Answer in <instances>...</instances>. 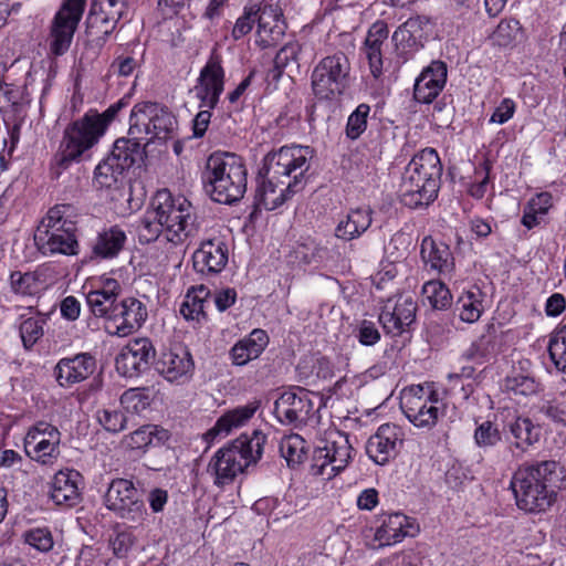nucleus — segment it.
I'll return each mask as SVG.
<instances>
[{"label":"nucleus","instance_id":"nucleus-1","mask_svg":"<svg viewBox=\"0 0 566 566\" xmlns=\"http://www.w3.org/2000/svg\"><path fill=\"white\" fill-rule=\"evenodd\" d=\"M314 150L308 146H283L264 157L261 169L265 181L256 190L255 200L266 210H274L300 192L306 185Z\"/></svg>","mask_w":566,"mask_h":566},{"label":"nucleus","instance_id":"nucleus-2","mask_svg":"<svg viewBox=\"0 0 566 566\" xmlns=\"http://www.w3.org/2000/svg\"><path fill=\"white\" fill-rule=\"evenodd\" d=\"M123 106L125 103L120 99L103 113L91 109L65 127L59 149L51 160L52 178L59 179L72 164L90 158V150L98 144Z\"/></svg>","mask_w":566,"mask_h":566},{"label":"nucleus","instance_id":"nucleus-3","mask_svg":"<svg viewBox=\"0 0 566 566\" xmlns=\"http://www.w3.org/2000/svg\"><path fill=\"white\" fill-rule=\"evenodd\" d=\"M564 479L563 468L553 460L518 468L511 480L517 507L527 513L546 512L555 503Z\"/></svg>","mask_w":566,"mask_h":566},{"label":"nucleus","instance_id":"nucleus-4","mask_svg":"<svg viewBox=\"0 0 566 566\" xmlns=\"http://www.w3.org/2000/svg\"><path fill=\"white\" fill-rule=\"evenodd\" d=\"M247 176V168L240 156L216 151L208 157L201 179L206 193L213 201L232 205L243 198Z\"/></svg>","mask_w":566,"mask_h":566},{"label":"nucleus","instance_id":"nucleus-5","mask_svg":"<svg viewBox=\"0 0 566 566\" xmlns=\"http://www.w3.org/2000/svg\"><path fill=\"white\" fill-rule=\"evenodd\" d=\"M442 165L433 148L416 154L406 166L400 184V201L410 209L430 205L440 188Z\"/></svg>","mask_w":566,"mask_h":566},{"label":"nucleus","instance_id":"nucleus-6","mask_svg":"<svg viewBox=\"0 0 566 566\" xmlns=\"http://www.w3.org/2000/svg\"><path fill=\"white\" fill-rule=\"evenodd\" d=\"M266 441L265 434L254 430L251 436L241 434L239 438L219 449L211 458L207 473L213 478V484L222 488L262 457Z\"/></svg>","mask_w":566,"mask_h":566},{"label":"nucleus","instance_id":"nucleus-7","mask_svg":"<svg viewBox=\"0 0 566 566\" xmlns=\"http://www.w3.org/2000/svg\"><path fill=\"white\" fill-rule=\"evenodd\" d=\"M73 217L74 208L71 205H56L48 211L34 233L35 244L43 254L77 253Z\"/></svg>","mask_w":566,"mask_h":566},{"label":"nucleus","instance_id":"nucleus-8","mask_svg":"<svg viewBox=\"0 0 566 566\" xmlns=\"http://www.w3.org/2000/svg\"><path fill=\"white\" fill-rule=\"evenodd\" d=\"M151 207L156 208L163 221L167 242L181 244L196 232L195 209L184 196H174L168 189L158 190L151 199Z\"/></svg>","mask_w":566,"mask_h":566},{"label":"nucleus","instance_id":"nucleus-9","mask_svg":"<svg viewBox=\"0 0 566 566\" xmlns=\"http://www.w3.org/2000/svg\"><path fill=\"white\" fill-rule=\"evenodd\" d=\"M222 59L217 50L211 52L206 65L201 69L198 84L195 86L196 96L200 99V111L192 120L193 136L202 137L210 124L211 109H213L223 92L224 71L221 65Z\"/></svg>","mask_w":566,"mask_h":566},{"label":"nucleus","instance_id":"nucleus-10","mask_svg":"<svg viewBox=\"0 0 566 566\" xmlns=\"http://www.w3.org/2000/svg\"><path fill=\"white\" fill-rule=\"evenodd\" d=\"M177 118L168 107L154 102L137 103L129 118L128 135L150 136L147 144L154 139L168 140L175 137Z\"/></svg>","mask_w":566,"mask_h":566},{"label":"nucleus","instance_id":"nucleus-11","mask_svg":"<svg viewBox=\"0 0 566 566\" xmlns=\"http://www.w3.org/2000/svg\"><path fill=\"white\" fill-rule=\"evenodd\" d=\"M350 62L343 52L322 59L312 73V88L319 99H333L349 86Z\"/></svg>","mask_w":566,"mask_h":566},{"label":"nucleus","instance_id":"nucleus-12","mask_svg":"<svg viewBox=\"0 0 566 566\" xmlns=\"http://www.w3.org/2000/svg\"><path fill=\"white\" fill-rule=\"evenodd\" d=\"M352 450L346 434L340 432L329 434L313 451L311 473L326 480L333 479L347 467Z\"/></svg>","mask_w":566,"mask_h":566},{"label":"nucleus","instance_id":"nucleus-13","mask_svg":"<svg viewBox=\"0 0 566 566\" xmlns=\"http://www.w3.org/2000/svg\"><path fill=\"white\" fill-rule=\"evenodd\" d=\"M105 506L118 517L142 524L147 517V510L134 483L126 479H114L104 496Z\"/></svg>","mask_w":566,"mask_h":566},{"label":"nucleus","instance_id":"nucleus-14","mask_svg":"<svg viewBox=\"0 0 566 566\" xmlns=\"http://www.w3.org/2000/svg\"><path fill=\"white\" fill-rule=\"evenodd\" d=\"M86 0H64L51 24L50 51L63 55L70 48L85 10Z\"/></svg>","mask_w":566,"mask_h":566},{"label":"nucleus","instance_id":"nucleus-15","mask_svg":"<svg viewBox=\"0 0 566 566\" xmlns=\"http://www.w3.org/2000/svg\"><path fill=\"white\" fill-rule=\"evenodd\" d=\"M61 433L56 427L45 421H39L31 427L24 438L27 454L46 464L60 454Z\"/></svg>","mask_w":566,"mask_h":566},{"label":"nucleus","instance_id":"nucleus-16","mask_svg":"<svg viewBox=\"0 0 566 566\" xmlns=\"http://www.w3.org/2000/svg\"><path fill=\"white\" fill-rule=\"evenodd\" d=\"M128 0H94L86 18L88 33L105 40L127 11Z\"/></svg>","mask_w":566,"mask_h":566},{"label":"nucleus","instance_id":"nucleus-17","mask_svg":"<svg viewBox=\"0 0 566 566\" xmlns=\"http://www.w3.org/2000/svg\"><path fill=\"white\" fill-rule=\"evenodd\" d=\"M420 392H422L420 387L403 391L400 399V408L415 427L430 430L437 424L442 412L437 406V399L433 400L431 395L424 398L419 395Z\"/></svg>","mask_w":566,"mask_h":566},{"label":"nucleus","instance_id":"nucleus-18","mask_svg":"<svg viewBox=\"0 0 566 566\" xmlns=\"http://www.w3.org/2000/svg\"><path fill=\"white\" fill-rule=\"evenodd\" d=\"M313 409L314 403L310 392L301 387L284 391L274 403V413L283 424L306 423Z\"/></svg>","mask_w":566,"mask_h":566},{"label":"nucleus","instance_id":"nucleus-19","mask_svg":"<svg viewBox=\"0 0 566 566\" xmlns=\"http://www.w3.org/2000/svg\"><path fill=\"white\" fill-rule=\"evenodd\" d=\"M403 442L402 429L392 423L381 424L366 443L368 457L379 465L396 458Z\"/></svg>","mask_w":566,"mask_h":566},{"label":"nucleus","instance_id":"nucleus-20","mask_svg":"<svg viewBox=\"0 0 566 566\" xmlns=\"http://www.w3.org/2000/svg\"><path fill=\"white\" fill-rule=\"evenodd\" d=\"M155 357V348L148 338H134L117 355V371L125 377H135L148 369Z\"/></svg>","mask_w":566,"mask_h":566},{"label":"nucleus","instance_id":"nucleus-21","mask_svg":"<svg viewBox=\"0 0 566 566\" xmlns=\"http://www.w3.org/2000/svg\"><path fill=\"white\" fill-rule=\"evenodd\" d=\"M417 304L409 295H399L394 301L389 298L384 305L379 322L387 333L399 335L416 319Z\"/></svg>","mask_w":566,"mask_h":566},{"label":"nucleus","instance_id":"nucleus-22","mask_svg":"<svg viewBox=\"0 0 566 566\" xmlns=\"http://www.w3.org/2000/svg\"><path fill=\"white\" fill-rule=\"evenodd\" d=\"M95 369V357L90 353H80L61 358L53 369V376L61 387L70 388L87 379Z\"/></svg>","mask_w":566,"mask_h":566},{"label":"nucleus","instance_id":"nucleus-23","mask_svg":"<svg viewBox=\"0 0 566 566\" xmlns=\"http://www.w3.org/2000/svg\"><path fill=\"white\" fill-rule=\"evenodd\" d=\"M193 268L201 274H218L228 263V245L221 238L201 242L193 253Z\"/></svg>","mask_w":566,"mask_h":566},{"label":"nucleus","instance_id":"nucleus-24","mask_svg":"<svg viewBox=\"0 0 566 566\" xmlns=\"http://www.w3.org/2000/svg\"><path fill=\"white\" fill-rule=\"evenodd\" d=\"M286 23L281 8L263 3L258 18L256 43L262 48L277 44L284 36Z\"/></svg>","mask_w":566,"mask_h":566},{"label":"nucleus","instance_id":"nucleus-25","mask_svg":"<svg viewBox=\"0 0 566 566\" xmlns=\"http://www.w3.org/2000/svg\"><path fill=\"white\" fill-rule=\"evenodd\" d=\"M447 82V65L433 61L418 76L413 87L415 99L419 103H431L442 91Z\"/></svg>","mask_w":566,"mask_h":566},{"label":"nucleus","instance_id":"nucleus-26","mask_svg":"<svg viewBox=\"0 0 566 566\" xmlns=\"http://www.w3.org/2000/svg\"><path fill=\"white\" fill-rule=\"evenodd\" d=\"M193 366L192 357L186 349L164 352L155 361V369L170 382L187 380Z\"/></svg>","mask_w":566,"mask_h":566},{"label":"nucleus","instance_id":"nucleus-27","mask_svg":"<svg viewBox=\"0 0 566 566\" xmlns=\"http://www.w3.org/2000/svg\"><path fill=\"white\" fill-rule=\"evenodd\" d=\"M81 474L75 470L59 471L54 474L50 497L57 506L73 507L80 501Z\"/></svg>","mask_w":566,"mask_h":566},{"label":"nucleus","instance_id":"nucleus-28","mask_svg":"<svg viewBox=\"0 0 566 566\" xmlns=\"http://www.w3.org/2000/svg\"><path fill=\"white\" fill-rule=\"evenodd\" d=\"M418 527L413 521L402 513L388 514L382 518L381 525L376 530L375 538L380 545H391L406 536H415Z\"/></svg>","mask_w":566,"mask_h":566},{"label":"nucleus","instance_id":"nucleus-29","mask_svg":"<svg viewBox=\"0 0 566 566\" xmlns=\"http://www.w3.org/2000/svg\"><path fill=\"white\" fill-rule=\"evenodd\" d=\"M269 344V336L263 329L255 328L249 336L237 342L230 349V358L233 365L244 366L256 359Z\"/></svg>","mask_w":566,"mask_h":566},{"label":"nucleus","instance_id":"nucleus-30","mask_svg":"<svg viewBox=\"0 0 566 566\" xmlns=\"http://www.w3.org/2000/svg\"><path fill=\"white\" fill-rule=\"evenodd\" d=\"M502 335L494 325H488L485 332L463 353L467 360L483 364L501 352Z\"/></svg>","mask_w":566,"mask_h":566},{"label":"nucleus","instance_id":"nucleus-31","mask_svg":"<svg viewBox=\"0 0 566 566\" xmlns=\"http://www.w3.org/2000/svg\"><path fill=\"white\" fill-rule=\"evenodd\" d=\"M123 302L126 317H124L123 324H116L114 328L111 324L104 325L105 332L109 335L128 336L142 327L147 318V308L139 300L128 297Z\"/></svg>","mask_w":566,"mask_h":566},{"label":"nucleus","instance_id":"nucleus-32","mask_svg":"<svg viewBox=\"0 0 566 566\" xmlns=\"http://www.w3.org/2000/svg\"><path fill=\"white\" fill-rule=\"evenodd\" d=\"M260 407L259 400H253L244 406H239L221 416L213 428L207 432V437L214 438L221 433L228 434L232 429L245 424Z\"/></svg>","mask_w":566,"mask_h":566},{"label":"nucleus","instance_id":"nucleus-33","mask_svg":"<svg viewBox=\"0 0 566 566\" xmlns=\"http://www.w3.org/2000/svg\"><path fill=\"white\" fill-rule=\"evenodd\" d=\"M371 209L368 207L352 209L335 229L338 239L350 241L360 237L371 224Z\"/></svg>","mask_w":566,"mask_h":566},{"label":"nucleus","instance_id":"nucleus-34","mask_svg":"<svg viewBox=\"0 0 566 566\" xmlns=\"http://www.w3.org/2000/svg\"><path fill=\"white\" fill-rule=\"evenodd\" d=\"M422 260L440 273L447 274L453 270V256L450 248L442 243L436 242L431 237L423 238L421 242Z\"/></svg>","mask_w":566,"mask_h":566},{"label":"nucleus","instance_id":"nucleus-35","mask_svg":"<svg viewBox=\"0 0 566 566\" xmlns=\"http://www.w3.org/2000/svg\"><path fill=\"white\" fill-rule=\"evenodd\" d=\"M142 136L118 138L113 146L109 156L126 171L136 163L143 161L146 154L145 146L140 144Z\"/></svg>","mask_w":566,"mask_h":566},{"label":"nucleus","instance_id":"nucleus-36","mask_svg":"<svg viewBox=\"0 0 566 566\" xmlns=\"http://www.w3.org/2000/svg\"><path fill=\"white\" fill-rule=\"evenodd\" d=\"M506 428L512 434L514 448L525 452L539 440L541 429L533 421L523 416H516L507 422Z\"/></svg>","mask_w":566,"mask_h":566},{"label":"nucleus","instance_id":"nucleus-37","mask_svg":"<svg viewBox=\"0 0 566 566\" xmlns=\"http://www.w3.org/2000/svg\"><path fill=\"white\" fill-rule=\"evenodd\" d=\"M119 285L116 280H107L101 290L91 291L86 295V302L96 317L107 319L111 310L117 300Z\"/></svg>","mask_w":566,"mask_h":566},{"label":"nucleus","instance_id":"nucleus-38","mask_svg":"<svg viewBox=\"0 0 566 566\" xmlns=\"http://www.w3.org/2000/svg\"><path fill=\"white\" fill-rule=\"evenodd\" d=\"M125 242V232L118 227H112L98 233L93 244L92 252L96 258L112 259L119 253Z\"/></svg>","mask_w":566,"mask_h":566},{"label":"nucleus","instance_id":"nucleus-39","mask_svg":"<svg viewBox=\"0 0 566 566\" xmlns=\"http://www.w3.org/2000/svg\"><path fill=\"white\" fill-rule=\"evenodd\" d=\"M124 169L108 155L95 168L93 185L97 189H117L122 182Z\"/></svg>","mask_w":566,"mask_h":566},{"label":"nucleus","instance_id":"nucleus-40","mask_svg":"<svg viewBox=\"0 0 566 566\" xmlns=\"http://www.w3.org/2000/svg\"><path fill=\"white\" fill-rule=\"evenodd\" d=\"M164 224L155 207H149L137 224L138 241L148 244L163 238L165 239Z\"/></svg>","mask_w":566,"mask_h":566},{"label":"nucleus","instance_id":"nucleus-41","mask_svg":"<svg viewBox=\"0 0 566 566\" xmlns=\"http://www.w3.org/2000/svg\"><path fill=\"white\" fill-rule=\"evenodd\" d=\"M455 308L459 317L465 323L476 322L482 312V293L479 289L464 292L457 301Z\"/></svg>","mask_w":566,"mask_h":566},{"label":"nucleus","instance_id":"nucleus-42","mask_svg":"<svg viewBox=\"0 0 566 566\" xmlns=\"http://www.w3.org/2000/svg\"><path fill=\"white\" fill-rule=\"evenodd\" d=\"M280 452L289 467H295L304 461L307 443L300 434H290L281 440Z\"/></svg>","mask_w":566,"mask_h":566},{"label":"nucleus","instance_id":"nucleus-43","mask_svg":"<svg viewBox=\"0 0 566 566\" xmlns=\"http://www.w3.org/2000/svg\"><path fill=\"white\" fill-rule=\"evenodd\" d=\"M209 290L201 285L193 291V294L188 293L186 301L180 306V314L187 321H197L206 318L205 313V298L209 295Z\"/></svg>","mask_w":566,"mask_h":566},{"label":"nucleus","instance_id":"nucleus-44","mask_svg":"<svg viewBox=\"0 0 566 566\" xmlns=\"http://www.w3.org/2000/svg\"><path fill=\"white\" fill-rule=\"evenodd\" d=\"M547 349L556 369L566 377V325L553 333Z\"/></svg>","mask_w":566,"mask_h":566},{"label":"nucleus","instance_id":"nucleus-45","mask_svg":"<svg viewBox=\"0 0 566 566\" xmlns=\"http://www.w3.org/2000/svg\"><path fill=\"white\" fill-rule=\"evenodd\" d=\"M155 439L158 442L167 440V430L159 429L155 424H146L130 433L129 446L133 449H143L148 447L149 444H153Z\"/></svg>","mask_w":566,"mask_h":566},{"label":"nucleus","instance_id":"nucleus-46","mask_svg":"<svg viewBox=\"0 0 566 566\" xmlns=\"http://www.w3.org/2000/svg\"><path fill=\"white\" fill-rule=\"evenodd\" d=\"M422 294L436 310H447L452 304V295L440 281H429L422 287Z\"/></svg>","mask_w":566,"mask_h":566},{"label":"nucleus","instance_id":"nucleus-47","mask_svg":"<svg viewBox=\"0 0 566 566\" xmlns=\"http://www.w3.org/2000/svg\"><path fill=\"white\" fill-rule=\"evenodd\" d=\"M302 51V45L297 41L289 42L282 46L274 57V63L279 67H286L292 74L300 72L298 57Z\"/></svg>","mask_w":566,"mask_h":566},{"label":"nucleus","instance_id":"nucleus-48","mask_svg":"<svg viewBox=\"0 0 566 566\" xmlns=\"http://www.w3.org/2000/svg\"><path fill=\"white\" fill-rule=\"evenodd\" d=\"M370 113V106L361 103L349 115L346 124V136L355 140L359 138L367 128V119Z\"/></svg>","mask_w":566,"mask_h":566},{"label":"nucleus","instance_id":"nucleus-49","mask_svg":"<svg viewBox=\"0 0 566 566\" xmlns=\"http://www.w3.org/2000/svg\"><path fill=\"white\" fill-rule=\"evenodd\" d=\"M474 442L479 448H493L502 440L497 426L490 420L478 424L474 430Z\"/></svg>","mask_w":566,"mask_h":566},{"label":"nucleus","instance_id":"nucleus-50","mask_svg":"<svg viewBox=\"0 0 566 566\" xmlns=\"http://www.w3.org/2000/svg\"><path fill=\"white\" fill-rule=\"evenodd\" d=\"M521 24L515 19H503L494 30L492 40L499 46L511 45L521 33Z\"/></svg>","mask_w":566,"mask_h":566},{"label":"nucleus","instance_id":"nucleus-51","mask_svg":"<svg viewBox=\"0 0 566 566\" xmlns=\"http://www.w3.org/2000/svg\"><path fill=\"white\" fill-rule=\"evenodd\" d=\"M262 6L263 3L244 8L243 14L238 18L232 29V36L234 40H240L253 29L254 23L258 22Z\"/></svg>","mask_w":566,"mask_h":566},{"label":"nucleus","instance_id":"nucleus-52","mask_svg":"<svg viewBox=\"0 0 566 566\" xmlns=\"http://www.w3.org/2000/svg\"><path fill=\"white\" fill-rule=\"evenodd\" d=\"M539 412L555 423L566 426V392L543 401L539 406Z\"/></svg>","mask_w":566,"mask_h":566},{"label":"nucleus","instance_id":"nucleus-53","mask_svg":"<svg viewBox=\"0 0 566 566\" xmlns=\"http://www.w3.org/2000/svg\"><path fill=\"white\" fill-rule=\"evenodd\" d=\"M24 542L39 552L46 553L53 548L52 533L46 527H35L23 534Z\"/></svg>","mask_w":566,"mask_h":566},{"label":"nucleus","instance_id":"nucleus-54","mask_svg":"<svg viewBox=\"0 0 566 566\" xmlns=\"http://www.w3.org/2000/svg\"><path fill=\"white\" fill-rule=\"evenodd\" d=\"M44 319L29 317L20 325V336L24 348L30 349L43 336Z\"/></svg>","mask_w":566,"mask_h":566},{"label":"nucleus","instance_id":"nucleus-55","mask_svg":"<svg viewBox=\"0 0 566 566\" xmlns=\"http://www.w3.org/2000/svg\"><path fill=\"white\" fill-rule=\"evenodd\" d=\"M10 286L15 294L32 295L38 290V279L31 272L14 271L10 275Z\"/></svg>","mask_w":566,"mask_h":566},{"label":"nucleus","instance_id":"nucleus-56","mask_svg":"<svg viewBox=\"0 0 566 566\" xmlns=\"http://www.w3.org/2000/svg\"><path fill=\"white\" fill-rule=\"evenodd\" d=\"M505 388L515 396L526 397L537 391V384L533 378L518 374L505 379Z\"/></svg>","mask_w":566,"mask_h":566},{"label":"nucleus","instance_id":"nucleus-57","mask_svg":"<svg viewBox=\"0 0 566 566\" xmlns=\"http://www.w3.org/2000/svg\"><path fill=\"white\" fill-rule=\"evenodd\" d=\"M97 420L109 432H119L126 428L127 418L118 410L103 409L97 411Z\"/></svg>","mask_w":566,"mask_h":566},{"label":"nucleus","instance_id":"nucleus-58","mask_svg":"<svg viewBox=\"0 0 566 566\" xmlns=\"http://www.w3.org/2000/svg\"><path fill=\"white\" fill-rule=\"evenodd\" d=\"M392 41L400 55H408L409 53L417 51L420 46L419 39L402 27H398L394 32Z\"/></svg>","mask_w":566,"mask_h":566},{"label":"nucleus","instance_id":"nucleus-59","mask_svg":"<svg viewBox=\"0 0 566 566\" xmlns=\"http://www.w3.org/2000/svg\"><path fill=\"white\" fill-rule=\"evenodd\" d=\"M295 258L304 263H319L327 254V249L316 244H300L295 250Z\"/></svg>","mask_w":566,"mask_h":566},{"label":"nucleus","instance_id":"nucleus-60","mask_svg":"<svg viewBox=\"0 0 566 566\" xmlns=\"http://www.w3.org/2000/svg\"><path fill=\"white\" fill-rule=\"evenodd\" d=\"M135 542L136 537L130 530L118 531L111 539L114 555L118 558L126 557Z\"/></svg>","mask_w":566,"mask_h":566},{"label":"nucleus","instance_id":"nucleus-61","mask_svg":"<svg viewBox=\"0 0 566 566\" xmlns=\"http://www.w3.org/2000/svg\"><path fill=\"white\" fill-rule=\"evenodd\" d=\"M382 44H374L365 41L364 52L369 63L370 73L375 78L382 74Z\"/></svg>","mask_w":566,"mask_h":566},{"label":"nucleus","instance_id":"nucleus-62","mask_svg":"<svg viewBox=\"0 0 566 566\" xmlns=\"http://www.w3.org/2000/svg\"><path fill=\"white\" fill-rule=\"evenodd\" d=\"M356 337L364 346H374L380 339V333L374 322L364 319L357 327Z\"/></svg>","mask_w":566,"mask_h":566},{"label":"nucleus","instance_id":"nucleus-63","mask_svg":"<svg viewBox=\"0 0 566 566\" xmlns=\"http://www.w3.org/2000/svg\"><path fill=\"white\" fill-rule=\"evenodd\" d=\"M75 566H106L98 548L84 546L77 556Z\"/></svg>","mask_w":566,"mask_h":566},{"label":"nucleus","instance_id":"nucleus-64","mask_svg":"<svg viewBox=\"0 0 566 566\" xmlns=\"http://www.w3.org/2000/svg\"><path fill=\"white\" fill-rule=\"evenodd\" d=\"M138 63L133 56L119 55L111 64V72L118 76L127 77L133 74Z\"/></svg>","mask_w":566,"mask_h":566}]
</instances>
